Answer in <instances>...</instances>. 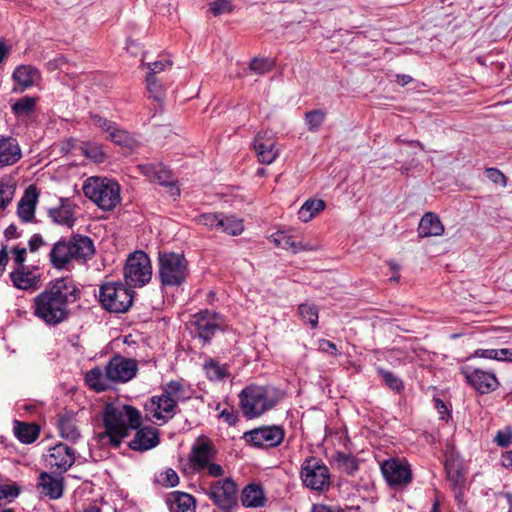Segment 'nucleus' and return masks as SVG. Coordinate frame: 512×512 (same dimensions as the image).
I'll return each mask as SVG.
<instances>
[{
  "instance_id": "obj_1",
  "label": "nucleus",
  "mask_w": 512,
  "mask_h": 512,
  "mask_svg": "<svg viewBox=\"0 0 512 512\" xmlns=\"http://www.w3.org/2000/svg\"><path fill=\"white\" fill-rule=\"evenodd\" d=\"M78 293L79 290L72 279H56L34 297L33 314L47 325L60 324L68 317V304L77 299Z\"/></svg>"
},
{
  "instance_id": "obj_2",
  "label": "nucleus",
  "mask_w": 512,
  "mask_h": 512,
  "mask_svg": "<svg viewBox=\"0 0 512 512\" xmlns=\"http://www.w3.org/2000/svg\"><path fill=\"white\" fill-rule=\"evenodd\" d=\"M104 431L95 434L102 446L118 447L133 429L141 425V413L125 404H106L102 413Z\"/></svg>"
},
{
  "instance_id": "obj_3",
  "label": "nucleus",
  "mask_w": 512,
  "mask_h": 512,
  "mask_svg": "<svg viewBox=\"0 0 512 512\" xmlns=\"http://www.w3.org/2000/svg\"><path fill=\"white\" fill-rule=\"evenodd\" d=\"M241 409L247 418H255L273 409L281 400L279 389L272 386L249 385L240 393Z\"/></svg>"
},
{
  "instance_id": "obj_4",
  "label": "nucleus",
  "mask_w": 512,
  "mask_h": 512,
  "mask_svg": "<svg viewBox=\"0 0 512 512\" xmlns=\"http://www.w3.org/2000/svg\"><path fill=\"white\" fill-rule=\"evenodd\" d=\"M217 449L212 440L199 436L192 445L188 459L192 470L203 477L221 478L225 476V468L215 462Z\"/></svg>"
},
{
  "instance_id": "obj_5",
  "label": "nucleus",
  "mask_w": 512,
  "mask_h": 512,
  "mask_svg": "<svg viewBox=\"0 0 512 512\" xmlns=\"http://www.w3.org/2000/svg\"><path fill=\"white\" fill-rule=\"evenodd\" d=\"M84 195L100 209L110 211L120 202V186L108 178L90 177L83 184Z\"/></svg>"
},
{
  "instance_id": "obj_6",
  "label": "nucleus",
  "mask_w": 512,
  "mask_h": 512,
  "mask_svg": "<svg viewBox=\"0 0 512 512\" xmlns=\"http://www.w3.org/2000/svg\"><path fill=\"white\" fill-rule=\"evenodd\" d=\"M158 275L162 285L179 286L189 275V264L182 253L160 251L158 253Z\"/></svg>"
},
{
  "instance_id": "obj_7",
  "label": "nucleus",
  "mask_w": 512,
  "mask_h": 512,
  "mask_svg": "<svg viewBox=\"0 0 512 512\" xmlns=\"http://www.w3.org/2000/svg\"><path fill=\"white\" fill-rule=\"evenodd\" d=\"M99 301L107 311L123 313L133 303V291L126 284L107 282L100 286Z\"/></svg>"
},
{
  "instance_id": "obj_8",
  "label": "nucleus",
  "mask_w": 512,
  "mask_h": 512,
  "mask_svg": "<svg viewBox=\"0 0 512 512\" xmlns=\"http://www.w3.org/2000/svg\"><path fill=\"white\" fill-rule=\"evenodd\" d=\"M124 280L129 288H140L152 278V265L149 256L143 251H135L126 260L123 269Z\"/></svg>"
},
{
  "instance_id": "obj_9",
  "label": "nucleus",
  "mask_w": 512,
  "mask_h": 512,
  "mask_svg": "<svg viewBox=\"0 0 512 512\" xmlns=\"http://www.w3.org/2000/svg\"><path fill=\"white\" fill-rule=\"evenodd\" d=\"M300 474L303 484L312 490L321 492L330 486L329 469L320 459H306L301 466Z\"/></svg>"
},
{
  "instance_id": "obj_10",
  "label": "nucleus",
  "mask_w": 512,
  "mask_h": 512,
  "mask_svg": "<svg viewBox=\"0 0 512 512\" xmlns=\"http://www.w3.org/2000/svg\"><path fill=\"white\" fill-rule=\"evenodd\" d=\"M210 482L207 495L220 509H231L237 503L238 487L231 477Z\"/></svg>"
},
{
  "instance_id": "obj_11",
  "label": "nucleus",
  "mask_w": 512,
  "mask_h": 512,
  "mask_svg": "<svg viewBox=\"0 0 512 512\" xmlns=\"http://www.w3.org/2000/svg\"><path fill=\"white\" fill-rule=\"evenodd\" d=\"M381 472L390 487L402 488L412 481L411 466L406 459L390 458L381 464Z\"/></svg>"
},
{
  "instance_id": "obj_12",
  "label": "nucleus",
  "mask_w": 512,
  "mask_h": 512,
  "mask_svg": "<svg viewBox=\"0 0 512 512\" xmlns=\"http://www.w3.org/2000/svg\"><path fill=\"white\" fill-rule=\"evenodd\" d=\"M107 376L111 383H126L132 380L138 371L136 360L116 355L106 364Z\"/></svg>"
},
{
  "instance_id": "obj_13",
  "label": "nucleus",
  "mask_w": 512,
  "mask_h": 512,
  "mask_svg": "<svg viewBox=\"0 0 512 512\" xmlns=\"http://www.w3.org/2000/svg\"><path fill=\"white\" fill-rule=\"evenodd\" d=\"M284 430L280 426H264L244 434L245 440L256 447H276L284 439Z\"/></svg>"
},
{
  "instance_id": "obj_14",
  "label": "nucleus",
  "mask_w": 512,
  "mask_h": 512,
  "mask_svg": "<svg viewBox=\"0 0 512 512\" xmlns=\"http://www.w3.org/2000/svg\"><path fill=\"white\" fill-rule=\"evenodd\" d=\"M253 149L261 164L270 165L279 156L277 139L268 132H259L253 142Z\"/></svg>"
},
{
  "instance_id": "obj_15",
  "label": "nucleus",
  "mask_w": 512,
  "mask_h": 512,
  "mask_svg": "<svg viewBox=\"0 0 512 512\" xmlns=\"http://www.w3.org/2000/svg\"><path fill=\"white\" fill-rule=\"evenodd\" d=\"M176 405L169 396L161 394L159 396L152 397L145 404L146 416L151 421H161L165 423L171 419L175 414Z\"/></svg>"
},
{
  "instance_id": "obj_16",
  "label": "nucleus",
  "mask_w": 512,
  "mask_h": 512,
  "mask_svg": "<svg viewBox=\"0 0 512 512\" xmlns=\"http://www.w3.org/2000/svg\"><path fill=\"white\" fill-rule=\"evenodd\" d=\"M45 461L51 469L67 471L75 462V451L63 443L56 444L48 450Z\"/></svg>"
},
{
  "instance_id": "obj_17",
  "label": "nucleus",
  "mask_w": 512,
  "mask_h": 512,
  "mask_svg": "<svg viewBox=\"0 0 512 512\" xmlns=\"http://www.w3.org/2000/svg\"><path fill=\"white\" fill-rule=\"evenodd\" d=\"M193 324L198 337L204 341H209L221 327L222 318L217 313L204 311L194 316Z\"/></svg>"
},
{
  "instance_id": "obj_18",
  "label": "nucleus",
  "mask_w": 512,
  "mask_h": 512,
  "mask_svg": "<svg viewBox=\"0 0 512 512\" xmlns=\"http://www.w3.org/2000/svg\"><path fill=\"white\" fill-rule=\"evenodd\" d=\"M57 428L62 439L75 443L81 438V429L77 414L65 412L58 416Z\"/></svg>"
},
{
  "instance_id": "obj_19",
  "label": "nucleus",
  "mask_w": 512,
  "mask_h": 512,
  "mask_svg": "<svg viewBox=\"0 0 512 512\" xmlns=\"http://www.w3.org/2000/svg\"><path fill=\"white\" fill-rule=\"evenodd\" d=\"M22 158V150L16 138L0 135V168L12 166Z\"/></svg>"
},
{
  "instance_id": "obj_20",
  "label": "nucleus",
  "mask_w": 512,
  "mask_h": 512,
  "mask_svg": "<svg viewBox=\"0 0 512 512\" xmlns=\"http://www.w3.org/2000/svg\"><path fill=\"white\" fill-rule=\"evenodd\" d=\"M465 377L467 381L482 394L494 391L499 385L495 374L482 369L467 371Z\"/></svg>"
},
{
  "instance_id": "obj_21",
  "label": "nucleus",
  "mask_w": 512,
  "mask_h": 512,
  "mask_svg": "<svg viewBox=\"0 0 512 512\" xmlns=\"http://www.w3.org/2000/svg\"><path fill=\"white\" fill-rule=\"evenodd\" d=\"M13 285L20 290H36L41 286V277L27 266L18 267L10 273Z\"/></svg>"
},
{
  "instance_id": "obj_22",
  "label": "nucleus",
  "mask_w": 512,
  "mask_h": 512,
  "mask_svg": "<svg viewBox=\"0 0 512 512\" xmlns=\"http://www.w3.org/2000/svg\"><path fill=\"white\" fill-rule=\"evenodd\" d=\"M135 430V436L128 444L132 450L147 451L159 444L160 439L156 428L144 427Z\"/></svg>"
},
{
  "instance_id": "obj_23",
  "label": "nucleus",
  "mask_w": 512,
  "mask_h": 512,
  "mask_svg": "<svg viewBox=\"0 0 512 512\" xmlns=\"http://www.w3.org/2000/svg\"><path fill=\"white\" fill-rule=\"evenodd\" d=\"M37 199V189L29 186L18 203V216L23 222H30L34 218Z\"/></svg>"
},
{
  "instance_id": "obj_24",
  "label": "nucleus",
  "mask_w": 512,
  "mask_h": 512,
  "mask_svg": "<svg viewBox=\"0 0 512 512\" xmlns=\"http://www.w3.org/2000/svg\"><path fill=\"white\" fill-rule=\"evenodd\" d=\"M444 233V225L438 215L433 212L425 213L418 225V235L422 238L441 236Z\"/></svg>"
},
{
  "instance_id": "obj_25",
  "label": "nucleus",
  "mask_w": 512,
  "mask_h": 512,
  "mask_svg": "<svg viewBox=\"0 0 512 512\" xmlns=\"http://www.w3.org/2000/svg\"><path fill=\"white\" fill-rule=\"evenodd\" d=\"M68 243L75 260L85 261L95 252L93 241L88 236L75 235Z\"/></svg>"
},
{
  "instance_id": "obj_26",
  "label": "nucleus",
  "mask_w": 512,
  "mask_h": 512,
  "mask_svg": "<svg viewBox=\"0 0 512 512\" xmlns=\"http://www.w3.org/2000/svg\"><path fill=\"white\" fill-rule=\"evenodd\" d=\"M166 503L171 512H195V500L188 493L171 492L166 498Z\"/></svg>"
},
{
  "instance_id": "obj_27",
  "label": "nucleus",
  "mask_w": 512,
  "mask_h": 512,
  "mask_svg": "<svg viewBox=\"0 0 512 512\" xmlns=\"http://www.w3.org/2000/svg\"><path fill=\"white\" fill-rule=\"evenodd\" d=\"M13 80L16 84L15 91H24L34 85L38 79V71L29 65H20L13 72Z\"/></svg>"
},
{
  "instance_id": "obj_28",
  "label": "nucleus",
  "mask_w": 512,
  "mask_h": 512,
  "mask_svg": "<svg viewBox=\"0 0 512 512\" xmlns=\"http://www.w3.org/2000/svg\"><path fill=\"white\" fill-rule=\"evenodd\" d=\"M73 258L68 241H58L50 251V260L53 267L64 268Z\"/></svg>"
},
{
  "instance_id": "obj_29",
  "label": "nucleus",
  "mask_w": 512,
  "mask_h": 512,
  "mask_svg": "<svg viewBox=\"0 0 512 512\" xmlns=\"http://www.w3.org/2000/svg\"><path fill=\"white\" fill-rule=\"evenodd\" d=\"M49 216L52 220L63 226L72 227L75 222L73 207L68 200H61L58 207L49 210Z\"/></svg>"
},
{
  "instance_id": "obj_30",
  "label": "nucleus",
  "mask_w": 512,
  "mask_h": 512,
  "mask_svg": "<svg viewBox=\"0 0 512 512\" xmlns=\"http://www.w3.org/2000/svg\"><path fill=\"white\" fill-rule=\"evenodd\" d=\"M38 488L41 489L42 494L51 499L60 498L63 492L61 481L46 472L39 475Z\"/></svg>"
},
{
  "instance_id": "obj_31",
  "label": "nucleus",
  "mask_w": 512,
  "mask_h": 512,
  "mask_svg": "<svg viewBox=\"0 0 512 512\" xmlns=\"http://www.w3.org/2000/svg\"><path fill=\"white\" fill-rule=\"evenodd\" d=\"M85 380L89 387L97 392L109 389L111 384V381L107 376L106 366L104 371L98 367L91 369L86 373Z\"/></svg>"
},
{
  "instance_id": "obj_32",
  "label": "nucleus",
  "mask_w": 512,
  "mask_h": 512,
  "mask_svg": "<svg viewBox=\"0 0 512 512\" xmlns=\"http://www.w3.org/2000/svg\"><path fill=\"white\" fill-rule=\"evenodd\" d=\"M325 206V202L321 199L306 200L298 210V219L307 223L323 211Z\"/></svg>"
},
{
  "instance_id": "obj_33",
  "label": "nucleus",
  "mask_w": 512,
  "mask_h": 512,
  "mask_svg": "<svg viewBox=\"0 0 512 512\" xmlns=\"http://www.w3.org/2000/svg\"><path fill=\"white\" fill-rule=\"evenodd\" d=\"M14 434L22 443L30 444L39 436V428L35 424L15 421Z\"/></svg>"
},
{
  "instance_id": "obj_34",
  "label": "nucleus",
  "mask_w": 512,
  "mask_h": 512,
  "mask_svg": "<svg viewBox=\"0 0 512 512\" xmlns=\"http://www.w3.org/2000/svg\"><path fill=\"white\" fill-rule=\"evenodd\" d=\"M242 504L246 507H260L264 504L262 489L255 484L246 486L241 495Z\"/></svg>"
},
{
  "instance_id": "obj_35",
  "label": "nucleus",
  "mask_w": 512,
  "mask_h": 512,
  "mask_svg": "<svg viewBox=\"0 0 512 512\" xmlns=\"http://www.w3.org/2000/svg\"><path fill=\"white\" fill-rule=\"evenodd\" d=\"M221 221L223 225H220L219 231L228 235L237 236L244 231L243 221L234 216H225L221 214Z\"/></svg>"
},
{
  "instance_id": "obj_36",
  "label": "nucleus",
  "mask_w": 512,
  "mask_h": 512,
  "mask_svg": "<svg viewBox=\"0 0 512 512\" xmlns=\"http://www.w3.org/2000/svg\"><path fill=\"white\" fill-rule=\"evenodd\" d=\"M204 370L207 377L212 381H222L229 375L227 366L214 360L207 361Z\"/></svg>"
},
{
  "instance_id": "obj_37",
  "label": "nucleus",
  "mask_w": 512,
  "mask_h": 512,
  "mask_svg": "<svg viewBox=\"0 0 512 512\" xmlns=\"http://www.w3.org/2000/svg\"><path fill=\"white\" fill-rule=\"evenodd\" d=\"M107 139L111 140L117 145L130 149L136 146V141L125 130L119 129L116 125L111 130L110 134L107 135Z\"/></svg>"
},
{
  "instance_id": "obj_38",
  "label": "nucleus",
  "mask_w": 512,
  "mask_h": 512,
  "mask_svg": "<svg viewBox=\"0 0 512 512\" xmlns=\"http://www.w3.org/2000/svg\"><path fill=\"white\" fill-rule=\"evenodd\" d=\"M35 104V98L25 96L12 104V111L18 117L28 116L33 112Z\"/></svg>"
},
{
  "instance_id": "obj_39",
  "label": "nucleus",
  "mask_w": 512,
  "mask_h": 512,
  "mask_svg": "<svg viewBox=\"0 0 512 512\" xmlns=\"http://www.w3.org/2000/svg\"><path fill=\"white\" fill-rule=\"evenodd\" d=\"M165 396H169L171 400H173L174 405L177 406L179 401H182L187 398V393L184 386L178 381L169 382L165 388L163 393Z\"/></svg>"
},
{
  "instance_id": "obj_40",
  "label": "nucleus",
  "mask_w": 512,
  "mask_h": 512,
  "mask_svg": "<svg viewBox=\"0 0 512 512\" xmlns=\"http://www.w3.org/2000/svg\"><path fill=\"white\" fill-rule=\"evenodd\" d=\"M152 182H157L163 186H170V193L172 196H179V189L173 185L171 180L170 171L166 169L162 164L159 165Z\"/></svg>"
},
{
  "instance_id": "obj_41",
  "label": "nucleus",
  "mask_w": 512,
  "mask_h": 512,
  "mask_svg": "<svg viewBox=\"0 0 512 512\" xmlns=\"http://www.w3.org/2000/svg\"><path fill=\"white\" fill-rule=\"evenodd\" d=\"M300 317L307 321L313 328L318 324V309L316 306L308 303L300 304L298 307Z\"/></svg>"
},
{
  "instance_id": "obj_42",
  "label": "nucleus",
  "mask_w": 512,
  "mask_h": 512,
  "mask_svg": "<svg viewBox=\"0 0 512 512\" xmlns=\"http://www.w3.org/2000/svg\"><path fill=\"white\" fill-rule=\"evenodd\" d=\"M156 481L164 487H175L179 483V476L172 468H166L156 475Z\"/></svg>"
},
{
  "instance_id": "obj_43",
  "label": "nucleus",
  "mask_w": 512,
  "mask_h": 512,
  "mask_svg": "<svg viewBox=\"0 0 512 512\" xmlns=\"http://www.w3.org/2000/svg\"><path fill=\"white\" fill-rule=\"evenodd\" d=\"M197 223L203 225L210 230L219 231L220 225H223L221 221V214L217 213H204L197 217Z\"/></svg>"
},
{
  "instance_id": "obj_44",
  "label": "nucleus",
  "mask_w": 512,
  "mask_h": 512,
  "mask_svg": "<svg viewBox=\"0 0 512 512\" xmlns=\"http://www.w3.org/2000/svg\"><path fill=\"white\" fill-rule=\"evenodd\" d=\"M147 90L156 101H162L165 96V90L162 84L158 81L156 76L147 75Z\"/></svg>"
},
{
  "instance_id": "obj_45",
  "label": "nucleus",
  "mask_w": 512,
  "mask_h": 512,
  "mask_svg": "<svg viewBox=\"0 0 512 512\" xmlns=\"http://www.w3.org/2000/svg\"><path fill=\"white\" fill-rule=\"evenodd\" d=\"M336 462L347 474H354L358 470V462L351 455L340 453L336 456Z\"/></svg>"
},
{
  "instance_id": "obj_46",
  "label": "nucleus",
  "mask_w": 512,
  "mask_h": 512,
  "mask_svg": "<svg viewBox=\"0 0 512 512\" xmlns=\"http://www.w3.org/2000/svg\"><path fill=\"white\" fill-rule=\"evenodd\" d=\"M273 67L274 62L269 58H254L249 64L250 70L258 75H263L270 72Z\"/></svg>"
},
{
  "instance_id": "obj_47",
  "label": "nucleus",
  "mask_w": 512,
  "mask_h": 512,
  "mask_svg": "<svg viewBox=\"0 0 512 512\" xmlns=\"http://www.w3.org/2000/svg\"><path fill=\"white\" fill-rule=\"evenodd\" d=\"M15 186L9 181L0 180V209H4L13 199Z\"/></svg>"
},
{
  "instance_id": "obj_48",
  "label": "nucleus",
  "mask_w": 512,
  "mask_h": 512,
  "mask_svg": "<svg viewBox=\"0 0 512 512\" xmlns=\"http://www.w3.org/2000/svg\"><path fill=\"white\" fill-rule=\"evenodd\" d=\"M272 240L278 247L285 250H291L294 253L296 241L283 231H278L272 235Z\"/></svg>"
},
{
  "instance_id": "obj_49",
  "label": "nucleus",
  "mask_w": 512,
  "mask_h": 512,
  "mask_svg": "<svg viewBox=\"0 0 512 512\" xmlns=\"http://www.w3.org/2000/svg\"><path fill=\"white\" fill-rule=\"evenodd\" d=\"M324 119L325 112L322 110H313L305 114V121L310 131L318 130Z\"/></svg>"
},
{
  "instance_id": "obj_50",
  "label": "nucleus",
  "mask_w": 512,
  "mask_h": 512,
  "mask_svg": "<svg viewBox=\"0 0 512 512\" xmlns=\"http://www.w3.org/2000/svg\"><path fill=\"white\" fill-rule=\"evenodd\" d=\"M378 373L380 374L386 385H388L392 390L399 392L403 389L402 381L392 372L379 368Z\"/></svg>"
},
{
  "instance_id": "obj_51",
  "label": "nucleus",
  "mask_w": 512,
  "mask_h": 512,
  "mask_svg": "<svg viewBox=\"0 0 512 512\" xmlns=\"http://www.w3.org/2000/svg\"><path fill=\"white\" fill-rule=\"evenodd\" d=\"M84 155L96 163H100L104 160V152L101 146L97 144H87L83 147Z\"/></svg>"
},
{
  "instance_id": "obj_52",
  "label": "nucleus",
  "mask_w": 512,
  "mask_h": 512,
  "mask_svg": "<svg viewBox=\"0 0 512 512\" xmlns=\"http://www.w3.org/2000/svg\"><path fill=\"white\" fill-rule=\"evenodd\" d=\"M19 491V487L15 483H0V502L2 500H13L19 495Z\"/></svg>"
},
{
  "instance_id": "obj_53",
  "label": "nucleus",
  "mask_w": 512,
  "mask_h": 512,
  "mask_svg": "<svg viewBox=\"0 0 512 512\" xmlns=\"http://www.w3.org/2000/svg\"><path fill=\"white\" fill-rule=\"evenodd\" d=\"M209 7L214 16L232 11V4L229 0H214L209 4Z\"/></svg>"
},
{
  "instance_id": "obj_54",
  "label": "nucleus",
  "mask_w": 512,
  "mask_h": 512,
  "mask_svg": "<svg viewBox=\"0 0 512 512\" xmlns=\"http://www.w3.org/2000/svg\"><path fill=\"white\" fill-rule=\"evenodd\" d=\"M143 65L146 66L147 69L149 70L148 75L155 76L157 73H160L162 71L169 69L172 66V62L168 59H162V60H158V61H155L152 63H147V64L143 63Z\"/></svg>"
},
{
  "instance_id": "obj_55",
  "label": "nucleus",
  "mask_w": 512,
  "mask_h": 512,
  "mask_svg": "<svg viewBox=\"0 0 512 512\" xmlns=\"http://www.w3.org/2000/svg\"><path fill=\"white\" fill-rule=\"evenodd\" d=\"M486 177L493 183L505 187L507 184L506 176L496 168H488L485 171Z\"/></svg>"
},
{
  "instance_id": "obj_56",
  "label": "nucleus",
  "mask_w": 512,
  "mask_h": 512,
  "mask_svg": "<svg viewBox=\"0 0 512 512\" xmlns=\"http://www.w3.org/2000/svg\"><path fill=\"white\" fill-rule=\"evenodd\" d=\"M92 122H93V125L97 128H99L100 130L106 132L108 135L110 134L111 130L114 128L115 124L108 121L107 119L105 118H102L98 115H93L92 116Z\"/></svg>"
},
{
  "instance_id": "obj_57",
  "label": "nucleus",
  "mask_w": 512,
  "mask_h": 512,
  "mask_svg": "<svg viewBox=\"0 0 512 512\" xmlns=\"http://www.w3.org/2000/svg\"><path fill=\"white\" fill-rule=\"evenodd\" d=\"M511 439L512 431L509 428L498 431L495 436V442L501 447H507L511 443Z\"/></svg>"
},
{
  "instance_id": "obj_58",
  "label": "nucleus",
  "mask_w": 512,
  "mask_h": 512,
  "mask_svg": "<svg viewBox=\"0 0 512 512\" xmlns=\"http://www.w3.org/2000/svg\"><path fill=\"white\" fill-rule=\"evenodd\" d=\"M159 165L160 164H141L138 166V169L150 182H152Z\"/></svg>"
},
{
  "instance_id": "obj_59",
  "label": "nucleus",
  "mask_w": 512,
  "mask_h": 512,
  "mask_svg": "<svg viewBox=\"0 0 512 512\" xmlns=\"http://www.w3.org/2000/svg\"><path fill=\"white\" fill-rule=\"evenodd\" d=\"M320 249V245L318 242H306V241H296V248L294 253H298L300 251H317Z\"/></svg>"
},
{
  "instance_id": "obj_60",
  "label": "nucleus",
  "mask_w": 512,
  "mask_h": 512,
  "mask_svg": "<svg viewBox=\"0 0 512 512\" xmlns=\"http://www.w3.org/2000/svg\"><path fill=\"white\" fill-rule=\"evenodd\" d=\"M12 254L14 257V261L18 265V267L25 266L24 262H25L26 248L14 247L12 249Z\"/></svg>"
},
{
  "instance_id": "obj_61",
  "label": "nucleus",
  "mask_w": 512,
  "mask_h": 512,
  "mask_svg": "<svg viewBox=\"0 0 512 512\" xmlns=\"http://www.w3.org/2000/svg\"><path fill=\"white\" fill-rule=\"evenodd\" d=\"M498 350L499 349H477L475 351V356L486 359L498 360Z\"/></svg>"
},
{
  "instance_id": "obj_62",
  "label": "nucleus",
  "mask_w": 512,
  "mask_h": 512,
  "mask_svg": "<svg viewBox=\"0 0 512 512\" xmlns=\"http://www.w3.org/2000/svg\"><path fill=\"white\" fill-rule=\"evenodd\" d=\"M319 349L322 351V352H325V353H329V354H332V355H336L337 354V348H336V345L328 340H320L319 341Z\"/></svg>"
},
{
  "instance_id": "obj_63",
  "label": "nucleus",
  "mask_w": 512,
  "mask_h": 512,
  "mask_svg": "<svg viewBox=\"0 0 512 512\" xmlns=\"http://www.w3.org/2000/svg\"><path fill=\"white\" fill-rule=\"evenodd\" d=\"M43 245H45V242L38 234L33 235L29 240V248L32 252L37 251Z\"/></svg>"
},
{
  "instance_id": "obj_64",
  "label": "nucleus",
  "mask_w": 512,
  "mask_h": 512,
  "mask_svg": "<svg viewBox=\"0 0 512 512\" xmlns=\"http://www.w3.org/2000/svg\"><path fill=\"white\" fill-rule=\"evenodd\" d=\"M498 361L512 362V348H503L498 350Z\"/></svg>"
}]
</instances>
